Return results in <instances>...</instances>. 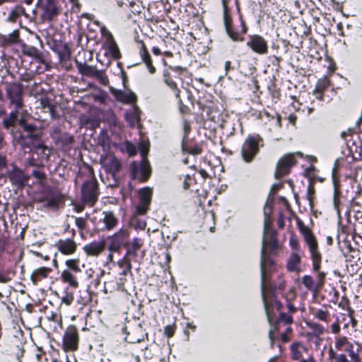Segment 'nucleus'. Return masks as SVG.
<instances>
[{
  "mask_svg": "<svg viewBox=\"0 0 362 362\" xmlns=\"http://www.w3.org/2000/svg\"><path fill=\"white\" fill-rule=\"evenodd\" d=\"M277 267L276 263L274 268L269 267V264L267 265L264 276H262L261 269L262 296L267 320L270 325L268 335L272 349L274 348L277 335L284 327L285 329L281 334V342L286 344L291 340L289 335L293 332L291 325L293 322V317L282 311L283 305L277 299L276 293L284 292L286 288V281L283 276L278 274V282L274 280L273 275L277 272Z\"/></svg>",
  "mask_w": 362,
  "mask_h": 362,
  "instance_id": "f257e3e1",
  "label": "nucleus"
},
{
  "mask_svg": "<svg viewBox=\"0 0 362 362\" xmlns=\"http://www.w3.org/2000/svg\"><path fill=\"white\" fill-rule=\"evenodd\" d=\"M334 348L328 350L329 362H362V343L345 335H336Z\"/></svg>",
  "mask_w": 362,
  "mask_h": 362,
  "instance_id": "f03ea898",
  "label": "nucleus"
},
{
  "mask_svg": "<svg viewBox=\"0 0 362 362\" xmlns=\"http://www.w3.org/2000/svg\"><path fill=\"white\" fill-rule=\"evenodd\" d=\"M298 228L306 243L312 260V269L317 273L316 283L321 290L325 284L326 274L320 271L322 255L320 250L318 240L313 230L305 226L303 221L296 217Z\"/></svg>",
  "mask_w": 362,
  "mask_h": 362,
  "instance_id": "7ed1b4c3",
  "label": "nucleus"
},
{
  "mask_svg": "<svg viewBox=\"0 0 362 362\" xmlns=\"http://www.w3.org/2000/svg\"><path fill=\"white\" fill-rule=\"evenodd\" d=\"M185 72H187V69L181 66H171L168 65L167 67L163 69L161 74V78L163 83L166 87L171 91L174 95L175 98L177 102V107L179 112L182 115H189L192 113L191 108L185 105L181 98L182 90L179 87L177 81L181 83L183 79L182 76Z\"/></svg>",
  "mask_w": 362,
  "mask_h": 362,
  "instance_id": "20e7f679",
  "label": "nucleus"
},
{
  "mask_svg": "<svg viewBox=\"0 0 362 362\" xmlns=\"http://www.w3.org/2000/svg\"><path fill=\"white\" fill-rule=\"evenodd\" d=\"M279 247L278 232L272 227L269 221H265L262 239V247L261 250L260 266L262 269V276L265 275L267 265L274 268L275 261L270 257L269 255L275 253Z\"/></svg>",
  "mask_w": 362,
  "mask_h": 362,
  "instance_id": "39448f33",
  "label": "nucleus"
},
{
  "mask_svg": "<svg viewBox=\"0 0 362 362\" xmlns=\"http://www.w3.org/2000/svg\"><path fill=\"white\" fill-rule=\"evenodd\" d=\"M223 25L227 37L235 43L243 42L249 31V26L244 15L236 16L233 14L223 17Z\"/></svg>",
  "mask_w": 362,
  "mask_h": 362,
  "instance_id": "423d86ee",
  "label": "nucleus"
},
{
  "mask_svg": "<svg viewBox=\"0 0 362 362\" xmlns=\"http://www.w3.org/2000/svg\"><path fill=\"white\" fill-rule=\"evenodd\" d=\"M264 146L262 136L257 133L249 134L245 137L240 147V156L244 162H253Z\"/></svg>",
  "mask_w": 362,
  "mask_h": 362,
  "instance_id": "0eeeda50",
  "label": "nucleus"
},
{
  "mask_svg": "<svg viewBox=\"0 0 362 362\" xmlns=\"http://www.w3.org/2000/svg\"><path fill=\"white\" fill-rule=\"evenodd\" d=\"M37 10L33 11L35 18L39 17L42 23L52 22L59 14V8L55 0H39Z\"/></svg>",
  "mask_w": 362,
  "mask_h": 362,
  "instance_id": "6e6552de",
  "label": "nucleus"
},
{
  "mask_svg": "<svg viewBox=\"0 0 362 362\" xmlns=\"http://www.w3.org/2000/svg\"><path fill=\"white\" fill-rule=\"evenodd\" d=\"M302 158L303 153H288L282 156L277 161L274 171L276 179L280 180L288 175L291 173L292 168L296 165L298 161L296 157Z\"/></svg>",
  "mask_w": 362,
  "mask_h": 362,
  "instance_id": "1a4fd4ad",
  "label": "nucleus"
},
{
  "mask_svg": "<svg viewBox=\"0 0 362 362\" xmlns=\"http://www.w3.org/2000/svg\"><path fill=\"white\" fill-rule=\"evenodd\" d=\"M63 201L64 197L59 190L50 186L45 187L36 199L37 203H43L45 208L52 210L59 209Z\"/></svg>",
  "mask_w": 362,
  "mask_h": 362,
  "instance_id": "9d476101",
  "label": "nucleus"
},
{
  "mask_svg": "<svg viewBox=\"0 0 362 362\" xmlns=\"http://www.w3.org/2000/svg\"><path fill=\"white\" fill-rule=\"evenodd\" d=\"M107 250L110 252H120L130 241V228L122 227L118 231L106 238Z\"/></svg>",
  "mask_w": 362,
  "mask_h": 362,
  "instance_id": "9b49d317",
  "label": "nucleus"
},
{
  "mask_svg": "<svg viewBox=\"0 0 362 362\" xmlns=\"http://www.w3.org/2000/svg\"><path fill=\"white\" fill-rule=\"evenodd\" d=\"M51 149L42 141L34 144L31 148L30 157L27 160V164L33 167H43L49 160Z\"/></svg>",
  "mask_w": 362,
  "mask_h": 362,
  "instance_id": "f8f14e48",
  "label": "nucleus"
},
{
  "mask_svg": "<svg viewBox=\"0 0 362 362\" xmlns=\"http://www.w3.org/2000/svg\"><path fill=\"white\" fill-rule=\"evenodd\" d=\"M100 194L99 184L93 177L83 182L81 187V202L90 207H93L98 200Z\"/></svg>",
  "mask_w": 362,
  "mask_h": 362,
  "instance_id": "ddd939ff",
  "label": "nucleus"
},
{
  "mask_svg": "<svg viewBox=\"0 0 362 362\" xmlns=\"http://www.w3.org/2000/svg\"><path fill=\"white\" fill-rule=\"evenodd\" d=\"M79 341L78 328L76 325H70L64 332L62 348L65 352L76 351L78 349Z\"/></svg>",
  "mask_w": 362,
  "mask_h": 362,
  "instance_id": "4468645a",
  "label": "nucleus"
},
{
  "mask_svg": "<svg viewBox=\"0 0 362 362\" xmlns=\"http://www.w3.org/2000/svg\"><path fill=\"white\" fill-rule=\"evenodd\" d=\"M246 46L258 55H265L269 52L268 41L259 34L249 35Z\"/></svg>",
  "mask_w": 362,
  "mask_h": 362,
  "instance_id": "2eb2a0df",
  "label": "nucleus"
},
{
  "mask_svg": "<svg viewBox=\"0 0 362 362\" xmlns=\"http://www.w3.org/2000/svg\"><path fill=\"white\" fill-rule=\"evenodd\" d=\"M50 136L56 145L62 146L64 151H69L75 142L74 137L67 132H62L59 127H54L50 132Z\"/></svg>",
  "mask_w": 362,
  "mask_h": 362,
  "instance_id": "dca6fc26",
  "label": "nucleus"
},
{
  "mask_svg": "<svg viewBox=\"0 0 362 362\" xmlns=\"http://www.w3.org/2000/svg\"><path fill=\"white\" fill-rule=\"evenodd\" d=\"M103 218L100 219L103 222L102 226L96 223V217L90 218L91 222L94 224V229L97 231H110L113 230L119 223L118 218L115 216L113 211H103Z\"/></svg>",
  "mask_w": 362,
  "mask_h": 362,
  "instance_id": "f3484780",
  "label": "nucleus"
},
{
  "mask_svg": "<svg viewBox=\"0 0 362 362\" xmlns=\"http://www.w3.org/2000/svg\"><path fill=\"white\" fill-rule=\"evenodd\" d=\"M291 46L290 42L286 39H281L272 42L271 47L275 52V54L272 57V63L274 66H280L284 60L283 54H286Z\"/></svg>",
  "mask_w": 362,
  "mask_h": 362,
  "instance_id": "a211bd4d",
  "label": "nucleus"
},
{
  "mask_svg": "<svg viewBox=\"0 0 362 362\" xmlns=\"http://www.w3.org/2000/svg\"><path fill=\"white\" fill-rule=\"evenodd\" d=\"M143 245V240L139 238H134L132 242L129 241L124 247L126 249L125 258H128L131 262H139V253L141 254V259L145 255V252L141 250Z\"/></svg>",
  "mask_w": 362,
  "mask_h": 362,
  "instance_id": "6ab92c4d",
  "label": "nucleus"
},
{
  "mask_svg": "<svg viewBox=\"0 0 362 362\" xmlns=\"http://www.w3.org/2000/svg\"><path fill=\"white\" fill-rule=\"evenodd\" d=\"M8 98L11 104L15 105L16 110L23 107V86L19 83H10L6 88Z\"/></svg>",
  "mask_w": 362,
  "mask_h": 362,
  "instance_id": "aec40b11",
  "label": "nucleus"
},
{
  "mask_svg": "<svg viewBox=\"0 0 362 362\" xmlns=\"http://www.w3.org/2000/svg\"><path fill=\"white\" fill-rule=\"evenodd\" d=\"M151 173V169L148 165L142 162L139 167L136 161L130 164V177L132 180H138L140 182H146Z\"/></svg>",
  "mask_w": 362,
  "mask_h": 362,
  "instance_id": "412c9836",
  "label": "nucleus"
},
{
  "mask_svg": "<svg viewBox=\"0 0 362 362\" xmlns=\"http://www.w3.org/2000/svg\"><path fill=\"white\" fill-rule=\"evenodd\" d=\"M204 141H197L194 139L182 138L181 142V148L183 153H188L193 156H198L203 153Z\"/></svg>",
  "mask_w": 362,
  "mask_h": 362,
  "instance_id": "4be33fe9",
  "label": "nucleus"
},
{
  "mask_svg": "<svg viewBox=\"0 0 362 362\" xmlns=\"http://www.w3.org/2000/svg\"><path fill=\"white\" fill-rule=\"evenodd\" d=\"M135 41L140 45L139 47V55L150 74H155L157 71L156 66L153 64L152 57L144 42L139 40V36L135 38Z\"/></svg>",
  "mask_w": 362,
  "mask_h": 362,
  "instance_id": "5701e85b",
  "label": "nucleus"
},
{
  "mask_svg": "<svg viewBox=\"0 0 362 362\" xmlns=\"http://www.w3.org/2000/svg\"><path fill=\"white\" fill-rule=\"evenodd\" d=\"M7 175L11 184L18 188L25 187L30 177L16 165L8 172Z\"/></svg>",
  "mask_w": 362,
  "mask_h": 362,
  "instance_id": "b1692460",
  "label": "nucleus"
},
{
  "mask_svg": "<svg viewBox=\"0 0 362 362\" xmlns=\"http://www.w3.org/2000/svg\"><path fill=\"white\" fill-rule=\"evenodd\" d=\"M54 247L61 254L64 255H71L74 254L78 247V245L73 238L59 239L54 245Z\"/></svg>",
  "mask_w": 362,
  "mask_h": 362,
  "instance_id": "393cba45",
  "label": "nucleus"
},
{
  "mask_svg": "<svg viewBox=\"0 0 362 362\" xmlns=\"http://www.w3.org/2000/svg\"><path fill=\"white\" fill-rule=\"evenodd\" d=\"M308 349L300 341L293 342L290 345L291 358L293 361L308 362L304 354H308Z\"/></svg>",
  "mask_w": 362,
  "mask_h": 362,
  "instance_id": "a878e982",
  "label": "nucleus"
},
{
  "mask_svg": "<svg viewBox=\"0 0 362 362\" xmlns=\"http://www.w3.org/2000/svg\"><path fill=\"white\" fill-rule=\"evenodd\" d=\"M147 337V333L142 328L141 325L132 328L127 332L125 341L129 344L140 343Z\"/></svg>",
  "mask_w": 362,
  "mask_h": 362,
  "instance_id": "bb28decb",
  "label": "nucleus"
},
{
  "mask_svg": "<svg viewBox=\"0 0 362 362\" xmlns=\"http://www.w3.org/2000/svg\"><path fill=\"white\" fill-rule=\"evenodd\" d=\"M106 241H93L83 246L85 253L88 256L97 257L101 254L105 249Z\"/></svg>",
  "mask_w": 362,
  "mask_h": 362,
  "instance_id": "cd10ccee",
  "label": "nucleus"
},
{
  "mask_svg": "<svg viewBox=\"0 0 362 362\" xmlns=\"http://www.w3.org/2000/svg\"><path fill=\"white\" fill-rule=\"evenodd\" d=\"M329 308H331V306L323 304L320 308H310V312L315 319L325 323H329L331 321V314L329 311Z\"/></svg>",
  "mask_w": 362,
  "mask_h": 362,
  "instance_id": "c85d7f7f",
  "label": "nucleus"
},
{
  "mask_svg": "<svg viewBox=\"0 0 362 362\" xmlns=\"http://www.w3.org/2000/svg\"><path fill=\"white\" fill-rule=\"evenodd\" d=\"M52 272V268L47 267H40L33 270L30 275V280L35 286L44 279H46Z\"/></svg>",
  "mask_w": 362,
  "mask_h": 362,
  "instance_id": "c756f323",
  "label": "nucleus"
},
{
  "mask_svg": "<svg viewBox=\"0 0 362 362\" xmlns=\"http://www.w3.org/2000/svg\"><path fill=\"white\" fill-rule=\"evenodd\" d=\"M21 41L20 32L18 30H14L8 35L0 33V47H8L18 44Z\"/></svg>",
  "mask_w": 362,
  "mask_h": 362,
  "instance_id": "7c9ffc66",
  "label": "nucleus"
},
{
  "mask_svg": "<svg viewBox=\"0 0 362 362\" xmlns=\"http://www.w3.org/2000/svg\"><path fill=\"white\" fill-rule=\"evenodd\" d=\"M23 52L25 55L33 57L35 62L47 65L45 54L35 47L25 45L23 48Z\"/></svg>",
  "mask_w": 362,
  "mask_h": 362,
  "instance_id": "2f4dec72",
  "label": "nucleus"
},
{
  "mask_svg": "<svg viewBox=\"0 0 362 362\" xmlns=\"http://www.w3.org/2000/svg\"><path fill=\"white\" fill-rule=\"evenodd\" d=\"M105 166L106 173L111 174L113 178L116 177L122 168L120 160L115 156H112L107 159Z\"/></svg>",
  "mask_w": 362,
  "mask_h": 362,
  "instance_id": "473e14b6",
  "label": "nucleus"
},
{
  "mask_svg": "<svg viewBox=\"0 0 362 362\" xmlns=\"http://www.w3.org/2000/svg\"><path fill=\"white\" fill-rule=\"evenodd\" d=\"M47 45L50 49L56 52L60 59H62L68 49L66 45L62 40H56L54 37L47 40Z\"/></svg>",
  "mask_w": 362,
  "mask_h": 362,
  "instance_id": "72a5a7b5",
  "label": "nucleus"
},
{
  "mask_svg": "<svg viewBox=\"0 0 362 362\" xmlns=\"http://www.w3.org/2000/svg\"><path fill=\"white\" fill-rule=\"evenodd\" d=\"M317 171L315 166L311 165L304 170L303 175L308 180V183H312L315 185L317 182L322 183L325 180V178L317 175Z\"/></svg>",
  "mask_w": 362,
  "mask_h": 362,
  "instance_id": "f704fd0d",
  "label": "nucleus"
},
{
  "mask_svg": "<svg viewBox=\"0 0 362 362\" xmlns=\"http://www.w3.org/2000/svg\"><path fill=\"white\" fill-rule=\"evenodd\" d=\"M115 98L124 104H133L137 100V97L134 93L129 91L128 93L123 90H117L115 93Z\"/></svg>",
  "mask_w": 362,
  "mask_h": 362,
  "instance_id": "c9c22d12",
  "label": "nucleus"
},
{
  "mask_svg": "<svg viewBox=\"0 0 362 362\" xmlns=\"http://www.w3.org/2000/svg\"><path fill=\"white\" fill-rule=\"evenodd\" d=\"M197 104L203 112H206L209 119L215 121L216 115L214 114L217 113L218 110L214 102L210 101L209 105H204L202 101H198Z\"/></svg>",
  "mask_w": 362,
  "mask_h": 362,
  "instance_id": "e433bc0d",
  "label": "nucleus"
},
{
  "mask_svg": "<svg viewBox=\"0 0 362 362\" xmlns=\"http://www.w3.org/2000/svg\"><path fill=\"white\" fill-rule=\"evenodd\" d=\"M61 281L64 283L69 284V286L76 288L79 286V283L74 276V272H71L70 270H64L61 273L60 275Z\"/></svg>",
  "mask_w": 362,
  "mask_h": 362,
  "instance_id": "4c0bfd02",
  "label": "nucleus"
},
{
  "mask_svg": "<svg viewBox=\"0 0 362 362\" xmlns=\"http://www.w3.org/2000/svg\"><path fill=\"white\" fill-rule=\"evenodd\" d=\"M300 262L301 259L299 255L297 252H293L287 261V270L291 272H299L300 271L299 267Z\"/></svg>",
  "mask_w": 362,
  "mask_h": 362,
  "instance_id": "58836bf2",
  "label": "nucleus"
},
{
  "mask_svg": "<svg viewBox=\"0 0 362 362\" xmlns=\"http://www.w3.org/2000/svg\"><path fill=\"white\" fill-rule=\"evenodd\" d=\"M22 16H25L27 18H29V16L25 13V8L21 5H16L10 11L7 21L16 23Z\"/></svg>",
  "mask_w": 362,
  "mask_h": 362,
  "instance_id": "ea45409f",
  "label": "nucleus"
},
{
  "mask_svg": "<svg viewBox=\"0 0 362 362\" xmlns=\"http://www.w3.org/2000/svg\"><path fill=\"white\" fill-rule=\"evenodd\" d=\"M76 67L78 72L82 75L88 77H93L94 74L97 71V68L95 66L88 65L86 63H81L76 62Z\"/></svg>",
  "mask_w": 362,
  "mask_h": 362,
  "instance_id": "a19ab883",
  "label": "nucleus"
},
{
  "mask_svg": "<svg viewBox=\"0 0 362 362\" xmlns=\"http://www.w3.org/2000/svg\"><path fill=\"white\" fill-rule=\"evenodd\" d=\"M302 284L309 291L313 292H318L320 291L316 281H315L310 275H305L302 278Z\"/></svg>",
  "mask_w": 362,
  "mask_h": 362,
  "instance_id": "79ce46f5",
  "label": "nucleus"
},
{
  "mask_svg": "<svg viewBox=\"0 0 362 362\" xmlns=\"http://www.w3.org/2000/svg\"><path fill=\"white\" fill-rule=\"evenodd\" d=\"M276 79L275 77H273V79H272L269 82V83L267 85V89L272 98L273 100H280L281 94V90L277 86V84L276 83Z\"/></svg>",
  "mask_w": 362,
  "mask_h": 362,
  "instance_id": "37998d69",
  "label": "nucleus"
},
{
  "mask_svg": "<svg viewBox=\"0 0 362 362\" xmlns=\"http://www.w3.org/2000/svg\"><path fill=\"white\" fill-rule=\"evenodd\" d=\"M93 294V292L88 289L80 291V295L77 299L78 303L83 306L88 305L92 302Z\"/></svg>",
  "mask_w": 362,
  "mask_h": 362,
  "instance_id": "c03bdc74",
  "label": "nucleus"
},
{
  "mask_svg": "<svg viewBox=\"0 0 362 362\" xmlns=\"http://www.w3.org/2000/svg\"><path fill=\"white\" fill-rule=\"evenodd\" d=\"M197 187V181L194 177V175H186L184 177L183 180V188L185 189H189L191 192H197L199 191L198 189L195 188Z\"/></svg>",
  "mask_w": 362,
  "mask_h": 362,
  "instance_id": "a18cd8bd",
  "label": "nucleus"
},
{
  "mask_svg": "<svg viewBox=\"0 0 362 362\" xmlns=\"http://www.w3.org/2000/svg\"><path fill=\"white\" fill-rule=\"evenodd\" d=\"M330 85V80L327 76H324L323 78L317 80L313 93H320L322 92H325Z\"/></svg>",
  "mask_w": 362,
  "mask_h": 362,
  "instance_id": "49530a36",
  "label": "nucleus"
},
{
  "mask_svg": "<svg viewBox=\"0 0 362 362\" xmlns=\"http://www.w3.org/2000/svg\"><path fill=\"white\" fill-rule=\"evenodd\" d=\"M334 187V195H333V204L335 209L339 211V207L341 204V183L333 185Z\"/></svg>",
  "mask_w": 362,
  "mask_h": 362,
  "instance_id": "de8ad7c7",
  "label": "nucleus"
},
{
  "mask_svg": "<svg viewBox=\"0 0 362 362\" xmlns=\"http://www.w3.org/2000/svg\"><path fill=\"white\" fill-rule=\"evenodd\" d=\"M40 104L44 110H47V111L50 113L52 117H55L56 106L52 103L51 99H49V98H42Z\"/></svg>",
  "mask_w": 362,
  "mask_h": 362,
  "instance_id": "09e8293b",
  "label": "nucleus"
},
{
  "mask_svg": "<svg viewBox=\"0 0 362 362\" xmlns=\"http://www.w3.org/2000/svg\"><path fill=\"white\" fill-rule=\"evenodd\" d=\"M79 259H67L65 262L66 266V269L65 270H70L71 272L75 274L81 272V269L79 266Z\"/></svg>",
  "mask_w": 362,
  "mask_h": 362,
  "instance_id": "8fccbe9b",
  "label": "nucleus"
},
{
  "mask_svg": "<svg viewBox=\"0 0 362 362\" xmlns=\"http://www.w3.org/2000/svg\"><path fill=\"white\" fill-rule=\"evenodd\" d=\"M105 47L107 48V50L109 52L113 59H119L121 58L122 55L115 41L107 44Z\"/></svg>",
  "mask_w": 362,
  "mask_h": 362,
  "instance_id": "3c124183",
  "label": "nucleus"
},
{
  "mask_svg": "<svg viewBox=\"0 0 362 362\" xmlns=\"http://www.w3.org/2000/svg\"><path fill=\"white\" fill-rule=\"evenodd\" d=\"M74 300V293L70 290L69 288H66L62 297L61 298V303L69 306Z\"/></svg>",
  "mask_w": 362,
  "mask_h": 362,
  "instance_id": "603ef678",
  "label": "nucleus"
},
{
  "mask_svg": "<svg viewBox=\"0 0 362 362\" xmlns=\"http://www.w3.org/2000/svg\"><path fill=\"white\" fill-rule=\"evenodd\" d=\"M100 34H101L103 39H104V42H103L104 46L115 41L114 36L112 35L111 32L107 28L106 26H101Z\"/></svg>",
  "mask_w": 362,
  "mask_h": 362,
  "instance_id": "864d4df0",
  "label": "nucleus"
},
{
  "mask_svg": "<svg viewBox=\"0 0 362 362\" xmlns=\"http://www.w3.org/2000/svg\"><path fill=\"white\" fill-rule=\"evenodd\" d=\"M17 111L18 110L11 112L8 117H5L3 119L4 126L6 129H9L10 127L14 126L17 119Z\"/></svg>",
  "mask_w": 362,
  "mask_h": 362,
  "instance_id": "5fc2aeb1",
  "label": "nucleus"
},
{
  "mask_svg": "<svg viewBox=\"0 0 362 362\" xmlns=\"http://www.w3.org/2000/svg\"><path fill=\"white\" fill-rule=\"evenodd\" d=\"M118 265L119 267L125 268L122 272L123 275H127V274L132 270V262L128 258L126 259L125 255L122 259L118 261Z\"/></svg>",
  "mask_w": 362,
  "mask_h": 362,
  "instance_id": "6e6d98bb",
  "label": "nucleus"
},
{
  "mask_svg": "<svg viewBox=\"0 0 362 362\" xmlns=\"http://www.w3.org/2000/svg\"><path fill=\"white\" fill-rule=\"evenodd\" d=\"M151 195L147 189H141L139 192V203L144 205H148L151 203Z\"/></svg>",
  "mask_w": 362,
  "mask_h": 362,
  "instance_id": "4d7b16f0",
  "label": "nucleus"
},
{
  "mask_svg": "<svg viewBox=\"0 0 362 362\" xmlns=\"http://www.w3.org/2000/svg\"><path fill=\"white\" fill-rule=\"evenodd\" d=\"M307 325L308 326L309 328L313 329V331L315 332L316 335L318 336L323 334L325 331L324 326L317 322H307Z\"/></svg>",
  "mask_w": 362,
  "mask_h": 362,
  "instance_id": "13d9d810",
  "label": "nucleus"
},
{
  "mask_svg": "<svg viewBox=\"0 0 362 362\" xmlns=\"http://www.w3.org/2000/svg\"><path fill=\"white\" fill-rule=\"evenodd\" d=\"M75 224L78 229L81 236L83 237V231L87 227L86 218L83 217H75Z\"/></svg>",
  "mask_w": 362,
  "mask_h": 362,
  "instance_id": "bf43d9fd",
  "label": "nucleus"
},
{
  "mask_svg": "<svg viewBox=\"0 0 362 362\" xmlns=\"http://www.w3.org/2000/svg\"><path fill=\"white\" fill-rule=\"evenodd\" d=\"M340 177H341V175L339 172V164H338L337 161H336L334 163V165L332 170V179L333 185H337L341 183Z\"/></svg>",
  "mask_w": 362,
  "mask_h": 362,
  "instance_id": "052dcab7",
  "label": "nucleus"
},
{
  "mask_svg": "<svg viewBox=\"0 0 362 362\" xmlns=\"http://www.w3.org/2000/svg\"><path fill=\"white\" fill-rule=\"evenodd\" d=\"M197 331V326L193 322H187L184 327L183 333L185 336V340L189 341L191 333H194Z\"/></svg>",
  "mask_w": 362,
  "mask_h": 362,
  "instance_id": "680f3d73",
  "label": "nucleus"
},
{
  "mask_svg": "<svg viewBox=\"0 0 362 362\" xmlns=\"http://www.w3.org/2000/svg\"><path fill=\"white\" fill-rule=\"evenodd\" d=\"M289 245L291 248L295 251V252H298L300 250V246L299 243V240L296 234L292 233L289 238Z\"/></svg>",
  "mask_w": 362,
  "mask_h": 362,
  "instance_id": "e2e57ef3",
  "label": "nucleus"
},
{
  "mask_svg": "<svg viewBox=\"0 0 362 362\" xmlns=\"http://www.w3.org/2000/svg\"><path fill=\"white\" fill-rule=\"evenodd\" d=\"M350 202L352 206H362V189L356 192Z\"/></svg>",
  "mask_w": 362,
  "mask_h": 362,
  "instance_id": "0e129e2a",
  "label": "nucleus"
},
{
  "mask_svg": "<svg viewBox=\"0 0 362 362\" xmlns=\"http://www.w3.org/2000/svg\"><path fill=\"white\" fill-rule=\"evenodd\" d=\"M177 325L175 323L165 326L163 329L164 335L167 337L168 339L172 338L175 333Z\"/></svg>",
  "mask_w": 362,
  "mask_h": 362,
  "instance_id": "69168bd1",
  "label": "nucleus"
},
{
  "mask_svg": "<svg viewBox=\"0 0 362 362\" xmlns=\"http://www.w3.org/2000/svg\"><path fill=\"white\" fill-rule=\"evenodd\" d=\"M47 355L52 362H62L60 353L58 349L52 348V349L48 351Z\"/></svg>",
  "mask_w": 362,
  "mask_h": 362,
  "instance_id": "338daca9",
  "label": "nucleus"
},
{
  "mask_svg": "<svg viewBox=\"0 0 362 362\" xmlns=\"http://www.w3.org/2000/svg\"><path fill=\"white\" fill-rule=\"evenodd\" d=\"M96 72L93 78H96L101 84L107 85L109 81L107 75L103 71L98 69H97Z\"/></svg>",
  "mask_w": 362,
  "mask_h": 362,
  "instance_id": "774afa93",
  "label": "nucleus"
}]
</instances>
